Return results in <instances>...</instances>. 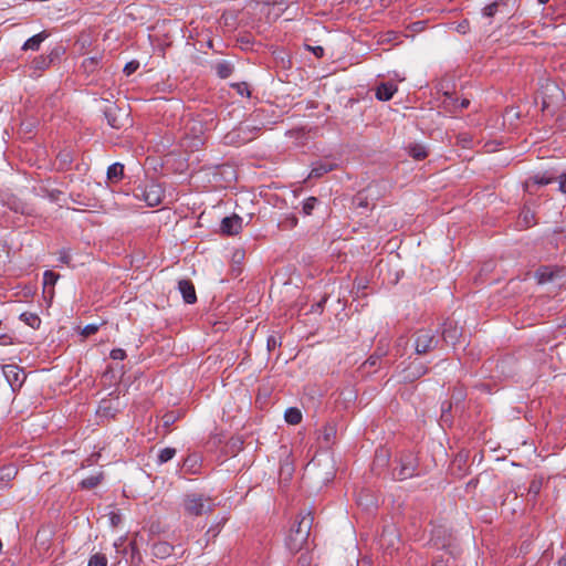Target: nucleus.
Masks as SVG:
<instances>
[{
  "mask_svg": "<svg viewBox=\"0 0 566 566\" xmlns=\"http://www.w3.org/2000/svg\"><path fill=\"white\" fill-rule=\"evenodd\" d=\"M59 279V274L53 271H45L43 274L44 285H54Z\"/></svg>",
  "mask_w": 566,
  "mask_h": 566,
  "instance_id": "nucleus-32",
  "label": "nucleus"
},
{
  "mask_svg": "<svg viewBox=\"0 0 566 566\" xmlns=\"http://www.w3.org/2000/svg\"><path fill=\"white\" fill-rule=\"evenodd\" d=\"M549 0H538L539 3L544 4L546 2H548Z\"/></svg>",
  "mask_w": 566,
  "mask_h": 566,
  "instance_id": "nucleus-54",
  "label": "nucleus"
},
{
  "mask_svg": "<svg viewBox=\"0 0 566 566\" xmlns=\"http://www.w3.org/2000/svg\"><path fill=\"white\" fill-rule=\"evenodd\" d=\"M313 522L314 517L310 511L296 517L286 537V546L291 553L300 552L307 543Z\"/></svg>",
  "mask_w": 566,
  "mask_h": 566,
  "instance_id": "nucleus-1",
  "label": "nucleus"
},
{
  "mask_svg": "<svg viewBox=\"0 0 566 566\" xmlns=\"http://www.w3.org/2000/svg\"><path fill=\"white\" fill-rule=\"evenodd\" d=\"M367 363H369L370 365H375L376 364V360L374 358V356H370L367 360Z\"/></svg>",
  "mask_w": 566,
  "mask_h": 566,
  "instance_id": "nucleus-51",
  "label": "nucleus"
},
{
  "mask_svg": "<svg viewBox=\"0 0 566 566\" xmlns=\"http://www.w3.org/2000/svg\"><path fill=\"white\" fill-rule=\"evenodd\" d=\"M397 92V86L394 83H381L376 88V97L379 101H389Z\"/></svg>",
  "mask_w": 566,
  "mask_h": 566,
  "instance_id": "nucleus-13",
  "label": "nucleus"
},
{
  "mask_svg": "<svg viewBox=\"0 0 566 566\" xmlns=\"http://www.w3.org/2000/svg\"><path fill=\"white\" fill-rule=\"evenodd\" d=\"M136 197L143 198L147 206L156 207L161 203L163 190L160 186L151 184L140 189V193H136Z\"/></svg>",
  "mask_w": 566,
  "mask_h": 566,
  "instance_id": "nucleus-5",
  "label": "nucleus"
},
{
  "mask_svg": "<svg viewBox=\"0 0 566 566\" xmlns=\"http://www.w3.org/2000/svg\"><path fill=\"white\" fill-rule=\"evenodd\" d=\"M0 339H2V340H3V342H1V344H2V345H6V344H8V342H7V340L9 339V337H8L7 335H1V336H0Z\"/></svg>",
  "mask_w": 566,
  "mask_h": 566,
  "instance_id": "nucleus-49",
  "label": "nucleus"
},
{
  "mask_svg": "<svg viewBox=\"0 0 566 566\" xmlns=\"http://www.w3.org/2000/svg\"><path fill=\"white\" fill-rule=\"evenodd\" d=\"M418 461L415 454L407 453L400 457L399 467L394 469V476L406 480L417 474Z\"/></svg>",
  "mask_w": 566,
  "mask_h": 566,
  "instance_id": "nucleus-4",
  "label": "nucleus"
},
{
  "mask_svg": "<svg viewBox=\"0 0 566 566\" xmlns=\"http://www.w3.org/2000/svg\"><path fill=\"white\" fill-rule=\"evenodd\" d=\"M281 343L279 342V339L276 338V336L272 335L268 338V349L271 352L273 350L276 346H279Z\"/></svg>",
  "mask_w": 566,
  "mask_h": 566,
  "instance_id": "nucleus-36",
  "label": "nucleus"
},
{
  "mask_svg": "<svg viewBox=\"0 0 566 566\" xmlns=\"http://www.w3.org/2000/svg\"><path fill=\"white\" fill-rule=\"evenodd\" d=\"M539 490H541V483L533 481L530 485V492L537 494L539 492Z\"/></svg>",
  "mask_w": 566,
  "mask_h": 566,
  "instance_id": "nucleus-40",
  "label": "nucleus"
},
{
  "mask_svg": "<svg viewBox=\"0 0 566 566\" xmlns=\"http://www.w3.org/2000/svg\"><path fill=\"white\" fill-rule=\"evenodd\" d=\"M175 416L172 413H167L164 416L163 420H164V424L166 427L172 424L175 422Z\"/></svg>",
  "mask_w": 566,
  "mask_h": 566,
  "instance_id": "nucleus-38",
  "label": "nucleus"
},
{
  "mask_svg": "<svg viewBox=\"0 0 566 566\" xmlns=\"http://www.w3.org/2000/svg\"><path fill=\"white\" fill-rule=\"evenodd\" d=\"M336 166H337L336 164L327 161V160L318 161L312 168V170L308 175V178H321L325 174L334 170L336 168Z\"/></svg>",
  "mask_w": 566,
  "mask_h": 566,
  "instance_id": "nucleus-12",
  "label": "nucleus"
},
{
  "mask_svg": "<svg viewBox=\"0 0 566 566\" xmlns=\"http://www.w3.org/2000/svg\"><path fill=\"white\" fill-rule=\"evenodd\" d=\"M559 190L566 193V174L559 177Z\"/></svg>",
  "mask_w": 566,
  "mask_h": 566,
  "instance_id": "nucleus-42",
  "label": "nucleus"
},
{
  "mask_svg": "<svg viewBox=\"0 0 566 566\" xmlns=\"http://www.w3.org/2000/svg\"><path fill=\"white\" fill-rule=\"evenodd\" d=\"M118 520L119 518H118V516L116 514H113L112 517H111V522H112L113 525H116Z\"/></svg>",
  "mask_w": 566,
  "mask_h": 566,
  "instance_id": "nucleus-47",
  "label": "nucleus"
},
{
  "mask_svg": "<svg viewBox=\"0 0 566 566\" xmlns=\"http://www.w3.org/2000/svg\"><path fill=\"white\" fill-rule=\"evenodd\" d=\"M432 566H451L450 558H447L446 560L442 558H436Z\"/></svg>",
  "mask_w": 566,
  "mask_h": 566,
  "instance_id": "nucleus-39",
  "label": "nucleus"
},
{
  "mask_svg": "<svg viewBox=\"0 0 566 566\" xmlns=\"http://www.w3.org/2000/svg\"><path fill=\"white\" fill-rule=\"evenodd\" d=\"M558 566H566V556L558 560Z\"/></svg>",
  "mask_w": 566,
  "mask_h": 566,
  "instance_id": "nucleus-50",
  "label": "nucleus"
},
{
  "mask_svg": "<svg viewBox=\"0 0 566 566\" xmlns=\"http://www.w3.org/2000/svg\"><path fill=\"white\" fill-rule=\"evenodd\" d=\"M20 319L33 329H38L41 325V318L35 313L24 312L20 315Z\"/></svg>",
  "mask_w": 566,
  "mask_h": 566,
  "instance_id": "nucleus-21",
  "label": "nucleus"
},
{
  "mask_svg": "<svg viewBox=\"0 0 566 566\" xmlns=\"http://www.w3.org/2000/svg\"><path fill=\"white\" fill-rule=\"evenodd\" d=\"M318 200L315 197H310L303 202L302 211L305 216L312 214V211L316 207Z\"/></svg>",
  "mask_w": 566,
  "mask_h": 566,
  "instance_id": "nucleus-28",
  "label": "nucleus"
},
{
  "mask_svg": "<svg viewBox=\"0 0 566 566\" xmlns=\"http://www.w3.org/2000/svg\"><path fill=\"white\" fill-rule=\"evenodd\" d=\"M553 180H554V178H552V177H546L545 175H536V176L530 177L524 182V186H525V189L527 191H532V188L535 185H537V186H545V185L551 184Z\"/></svg>",
  "mask_w": 566,
  "mask_h": 566,
  "instance_id": "nucleus-15",
  "label": "nucleus"
},
{
  "mask_svg": "<svg viewBox=\"0 0 566 566\" xmlns=\"http://www.w3.org/2000/svg\"><path fill=\"white\" fill-rule=\"evenodd\" d=\"M120 112L117 107H108L105 111V117L111 127L119 129L124 126V120H127V115L125 114V118H119L118 113Z\"/></svg>",
  "mask_w": 566,
  "mask_h": 566,
  "instance_id": "nucleus-11",
  "label": "nucleus"
},
{
  "mask_svg": "<svg viewBox=\"0 0 566 566\" xmlns=\"http://www.w3.org/2000/svg\"><path fill=\"white\" fill-rule=\"evenodd\" d=\"M408 153L416 160H422L428 156L426 146L421 144H411L408 147Z\"/></svg>",
  "mask_w": 566,
  "mask_h": 566,
  "instance_id": "nucleus-20",
  "label": "nucleus"
},
{
  "mask_svg": "<svg viewBox=\"0 0 566 566\" xmlns=\"http://www.w3.org/2000/svg\"><path fill=\"white\" fill-rule=\"evenodd\" d=\"M353 205L356 208H367L368 207V199L366 196H364L361 192L356 195L353 199Z\"/></svg>",
  "mask_w": 566,
  "mask_h": 566,
  "instance_id": "nucleus-31",
  "label": "nucleus"
},
{
  "mask_svg": "<svg viewBox=\"0 0 566 566\" xmlns=\"http://www.w3.org/2000/svg\"><path fill=\"white\" fill-rule=\"evenodd\" d=\"M237 87H238V92H239L241 95H244V94H247L248 96L250 95V92H249L248 86H247V84H245V83L238 84V85H237Z\"/></svg>",
  "mask_w": 566,
  "mask_h": 566,
  "instance_id": "nucleus-41",
  "label": "nucleus"
},
{
  "mask_svg": "<svg viewBox=\"0 0 566 566\" xmlns=\"http://www.w3.org/2000/svg\"><path fill=\"white\" fill-rule=\"evenodd\" d=\"M311 50L317 57H322L324 55V49L322 46H314L311 48Z\"/></svg>",
  "mask_w": 566,
  "mask_h": 566,
  "instance_id": "nucleus-44",
  "label": "nucleus"
},
{
  "mask_svg": "<svg viewBox=\"0 0 566 566\" xmlns=\"http://www.w3.org/2000/svg\"><path fill=\"white\" fill-rule=\"evenodd\" d=\"M99 63V59L97 56L87 57L83 61L82 67L85 72H93Z\"/></svg>",
  "mask_w": 566,
  "mask_h": 566,
  "instance_id": "nucleus-30",
  "label": "nucleus"
},
{
  "mask_svg": "<svg viewBox=\"0 0 566 566\" xmlns=\"http://www.w3.org/2000/svg\"><path fill=\"white\" fill-rule=\"evenodd\" d=\"M427 371L428 368L421 361H412L406 369H403L401 378L406 382H412L426 375Z\"/></svg>",
  "mask_w": 566,
  "mask_h": 566,
  "instance_id": "nucleus-8",
  "label": "nucleus"
},
{
  "mask_svg": "<svg viewBox=\"0 0 566 566\" xmlns=\"http://www.w3.org/2000/svg\"><path fill=\"white\" fill-rule=\"evenodd\" d=\"M97 331H98V326L97 325L90 324V325H86L82 329V335L87 337V336H91V335L95 334Z\"/></svg>",
  "mask_w": 566,
  "mask_h": 566,
  "instance_id": "nucleus-35",
  "label": "nucleus"
},
{
  "mask_svg": "<svg viewBox=\"0 0 566 566\" xmlns=\"http://www.w3.org/2000/svg\"><path fill=\"white\" fill-rule=\"evenodd\" d=\"M2 370L7 381L9 382L13 390L22 386L25 379V375L18 365H4L2 367Z\"/></svg>",
  "mask_w": 566,
  "mask_h": 566,
  "instance_id": "nucleus-6",
  "label": "nucleus"
},
{
  "mask_svg": "<svg viewBox=\"0 0 566 566\" xmlns=\"http://www.w3.org/2000/svg\"><path fill=\"white\" fill-rule=\"evenodd\" d=\"M460 332L457 326H452L451 323L446 324V327L442 331V338L446 343L455 344L459 339Z\"/></svg>",
  "mask_w": 566,
  "mask_h": 566,
  "instance_id": "nucleus-16",
  "label": "nucleus"
},
{
  "mask_svg": "<svg viewBox=\"0 0 566 566\" xmlns=\"http://www.w3.org/2000/svg\"><path fill=\"white\" fill-rule=\"evenodd\" d=\"M176 455V449L174 448H165L158 453V462L160 464L168 462Z\"/></svg>",
  "mask_w": 566,
  "mask_h": 566,
  "instance_id": "nucleus-27",
  "label": "nucleus"
},
{
  "mask_svg": "<svg viewBox=\"0 0 566 566\" xmlns=\"http://www.w3.org/2000/svg\"><path fill=\"white\" fill-rule=\"evenodd\" d=\"M199 145H202V139H201V138H199V137H197V138H195V140H193V146L198 147Z\"/></svg>",
  "mask_w": 566,
  "mask_h": 566,
  "instance_id": "nucleus-48",
  "label": "nucleus"
},
{
  "mask_svg": "<svg viewBox=\"0 0 566 566\" xmlns=\"http://www.w3.org/2000/svg\"><path fill=\"white\" fill-rule=\"evenodd\" d=\"M55 55L56 54H54V52H52L48 56L40 55V56L35 57L32 62L34 70H39V71L46 70L53 62V59Z\"/></svg>",
  "mask_w": 566,
  "mask_h": 566,
  "instance_id": "nucleus-18",
  "label": "nucleus"
},
{
  "mask_svg": "<svg viewBox=\"0 0 566 566\" xmlns=\"http://www.w3.org/2000/svg\"><path fill=\"white\" fill-rule=\"evenodd\" d=\"M17 474V469L12 465L0 469V480L9 483Z\"/></svg>",
  "mask_w": 566,
  "mask_h": 566,
  "instance_id": "nucleus-26",
  "label": "nucleus"
},
{
  "mask_svg": "<svg viewBox=\"0 0 566 566\" xmlns=\"http://www.w3.org/2000/svg\"><path fill=\"white\" fill-rule=\"evenodd\" d=\"M284 419L290 424H298L302 421V412L298 408L291 407L285 410Z\"/></svg>",
  "mask_w": 566,
  "mask_h": 566,
  "instance_id": "nucleus-24",
  "label": "nucleus"
},
{
  "mask_svg": "<svg viewBox=\"0 0 566 566\" xmlns=\"http://www.w3.org/2000/svg\"><path fill=\"white\" fill-rule=\"evenodd\" d=\"M221 232L228 235L238 234L242 229V218L238 214L226 217L221 221Z\"/></svg>",
  "mask_w": 566,
  "mask_h": 566,
  "instance_id": "nucleus-7",
  "label": "nucleus"
},
{
  "mask_svg": "<svg viewBox=\"0 0 566 566\" xmlns=\"http://www.w3.org/2000/svg\"><path fill=\"white\" fill-rule=\"evenodd\" d=\"M8 485V483H6L4 481L0 480V490L6 488Z\"/></svg>",
  "mask_w": 566,
  "mask_h": 566,
  "instance_id": "nucleus-52",
  "label": "nucleus"
},
{
  "mask_svg": "<svg viewBox=\"0 0 566 566\" xmlns=\"http://www.w3.org/2000/svg\"><path fill=\"white\" fill-rule=\"evenodd\" d=\"M522 216H523V220H524L526 227H531L534 223L533 222L534 216L531 214L530 211L523 212Z\"/></svg>",
  "mask_w": 566,
  "mask_h": 566,
  "instance_id": "nucleus-37",
  "label": "nucleus"
},
{
  "mask_svg": "<svg viewBox=\"0 0 566 566\" xmlns=\"http://www.w3.org/2000/svg\"><path fill=\"white\" fill-rule=\"evenodd\" d=\"M60 195H62V192H61V191H59V190H54V191H52V192L50 193V198H51V200L57 201V200H59Z\"/></svg>",
  "mask_w": 566,
  "mask_h": 566,
  "instance_id": "nucleus-46",
  "label": "nucleus"
},
{
  "mask_svg": "<svg viewBox=\"0 0 566 566\" xmlns=\"http://www.w3.org/2000/svg\"><path fill=\"white\" fill-rule=\"evenodd\" d=\"M504 0H496L488 6H485L482 10V13L486 18H493L496 13L502 12V9L505 7Z\"/></svg>",
  "mask_w": 566,
  "mask_h": 566,
  "instance_id": "nucleus-17",
  "label": "nucleus"
},
{
  "mask_svg": "<svg viewBox=\"0 0 566 566\" xmlns=\"http://www.w3.org/2000/svg\"><path fill=\"white\" fill-rule=\"evenodd\" d=\"M174 547L167 542H158L151 546V556L158 559H166L171 556Z\"/></svg>",
  "mask_w": 566,
  "mask_h": 566,
  "instance_id": "nucleus-10",
  "label": "nucleus"
},
{
  "mask_svg": "<svg viewBox=\"0 0 566 566\" xmlns=\"http://www.w3.org/2000/svg\"><path fill=\"white\" fill-rule=\"evenodd\" d=\"M102 480H103V473L91 475V476H87L84 480H82L81 486L83 489H87V490L94 489L102 482Z\"/></svg>",
  "mask_w": 566,
  "mask_h": 566,
  "instance_id": "nucleus-25",
  "label": "nucleus"
},
{
  "mask_svg": "<svg viewBox=\"0 0 566 566\" xmlns=\"http://www.w3.org/2000/svg\"><path fill=\"white\" fill-rule=\"evenodd\" d=\"M124 175V165L119 163H115L111 165L107 169V178L111 181H118L122 179Z\"/></svg>",
  "mask_w": 566,
  "mask_h": 566,
  "instance_id": "nucleus-23",
  "label": "nucleus"
},
{
  "mask_svg": "<svg viewBox=\"0 0 566 566\" xmlns=\"http://www.w3.org/2000/svg\"><path fill=\"white\" fill-rule=\"evenodd\" d=\"M439 344V338L431 329L420 328L413 334V347L418 355H423L434 349Z\"/></svg>",
  "mask_w": 566,
  "mask_h": 566,
  "instance_id": "nucleus-3",
  "label": "nucleus"
},
{
  "mask_svg": "<svg viewBox=\"0 0 566 566\" xmlns=\"http://www.w3.org/2000/svg\"><path fill=\"white\" fill-rule=\"evenodd\" d=\"M214 70L220 78H228L233 73V65L228 61H221L214 65Z\"/></svg>",
  "mask_w": 566,
  "mask_h": 566,
  "instance_id": "nucleus-19",
  "label": "nucleus"
},
{
  "mask_svg": "<svg viewBox=\"0 0 566 566\" xmlns=\"http://www.w3.org/2000/svg\"><path fill=\"white\" fill-rule=\"evenodd\" d=\"M48 38V33L42 31L30 39H28L22 45L23 51L32 50L38 51L40 49L41 43Z\"/></svg>",
  "mask_w": 566,
  "mask_h": 566,
  "instance_id": "nucleus-14",
  "label": "nucleus"
},
{
  "mask_svg": "<svg viewBox=\"0 0 566 566\" xmlns=\"http://www.w3.org/2000/svg\"><path fill=\"white\" fill-rule=\"evenodd\" d=\"M88 566H107V558L104 554H94L88 560Z\"/></svg>",
  "mask_w": 566,
  "mask_h": 566,
  "instance_id": "nucleus-29",
  "label": "nucleus"
},
{
  "mask_svg": "<svg viewBox=\"0 0 566 566\" xmlns=\"http://www.w3.org/2000/svg\"><path fill=\"white\" fill-rule=\"evenodd\" d=\"M554 275H555V272L549 266H541L539 269H537V271L535 273V276H536L538 283H541V284L552 281Z\"/></svg>",
  "mask_w": 566,
  "mask_h": 566,
  "instance_id": "nucleus-22",
  "label": "nucleus"
},
{
  "mask_svg": "<svg viewBox=\"0 0 566 566\" xmlns=\"http://www.w3.org/2000/svg\"><path fill=\"white\" fill-rule=\"evenodd\" d=\"M126 357V353L122 348H115L111 352V358L114 360H123Z\"/></svg>",
  "mask_w": 566,
  "mask_h": 566,
  "instance_id": "nucleus-34",
  "label": "nucleus"
},
{
  "mask_svg": "<svg viewBox=\"0 0 566 566\" xmlns=\"http://www.w3.org/2000/svg\"><path fill=\"white\" fill-rule=\"evenodd\" d=\"M334 433V429L332 427H326L324 429V440L328 442L331 440L332 434Z\"/></svg>",
  "mask_w": 566,
  "mask_h": 566,
  "instance_id": "nucleus-43",
  "label": "nucleus"
},
{
  "mask_svg": "<svg viewBox=\"0 0 566 566\" xmlns=\"http://www.w3.org/2000/svg\"><path fill=\"white\" fill-rule=\"evenodd\" d=\"M139 67L138 61H130L124 66V73L128 76L135 73Z\"/></svg>",
  "mask_w": 566,
  "mask_h": 566,
  "instance_id": "nucleus-33",
  "label": "nucleus"
},
{
  "mask_svg": "<svg viewBox=\"0 0 566 566\" xmlns=\"http://www.w3.org/2000/svg\"><path fill=\"white\" fill-rule=\"evenodd\" d=\"M178 290L187 304H193L197 301L195 285L190 280H180L178 282Z\"/></svg>",
  "mask_w": 566,
  "mask_h": 566,
  "instance_id": "nucleus-9",
  "label": "nucleus"
},
{
  "mask_svg": "<svg viewBox=\"0 0 566 566\" xmlns=\"http://www.w3.org/2000/svg\"><path fill=\"white\" fill-rule=\"evenodd\" d=\"M61 156L63 157L64 161H66L69 159V155L67 154H61Z\"/></svg>",
  "mask_w": 566,
  "mask_h": 566,
  "instance_id": "nucleus-53",
  "label": "nucleus"
},
{
  "mask_svg": "<svg viewBox=\"0 0 566 566\" xmlns=\"http://www.w3.org/2000/svg\"><path fill=\"white\" fill-rule=\"evenodd\" d=\"M470 105V101L468 98H462L460 105L458 106L460 109H464Z\"/></svg>",
  "mask_w": 566,
  "mask_h": 566,
  "instance_id": "nucleus-45",
  "label": "nucleus"
},
{
  "mask_svg": "<svg viewBox=\"0 0 566 566\" xmlns=\"http://www.w3.org/2000/svg\"><path fill=\"white\" fill-rule=\"evenodd\" d=\"M214 507V503L209 497H203L199 494H188L184 500V509L188 515L200 516L208 512H211Z\"/></svg>",
  "mask_w": 566,
  "mask_h": 566,
  "instance_id": "nucleus-2",
  "label": "nucleus"
}]
</instances>
